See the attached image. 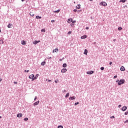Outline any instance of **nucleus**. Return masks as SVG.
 Instances as JSON below:
<instances>
[{
    "label": "nucleus",
    "mask_w": 128,
    "mask_h": 128,
    "mask_svg": "<svg viewBox=\"0 0 128 128\" xmlns=\"http://www.w3.org/2000/svg\"><path fill=\"white\" fill-rule=\"evenodd\" d=\"M64 92H66V90H64Z\"/></svg>",
    "instance_id": "nucleus-59"
},
{
    "label": "nucleus",
    "mask_w": 128,
    "mask_h": 128,
    "mask_svg": "<svg viewBox=\"0 0 128 128\" xmlns=\"http://www.w3.org/2000/svg\"><path fill=\"white\" fill-rule=\"evenodd\" d=\"M72 34V31H70L69 32H68V34Z\"/></svg>",
    "instance_id": "nucleus-37"
},
{
    "label": "nucleus",
    "mask_w": 128,
    "mask_h": 128,
    "mask_svg": "<svg viewBox=\"0 0 128 128\" xmlns=\"http://www.w3.org/2000/svg\"><path fill=\"white\" fill-rule=\"evenodd\" d=\"M76 8L80 10V4H78L77 6H76Z\"/></svg>",
    "instance_id": "nucleus-15"
},
{
    "label": "nucleus",
    "mask_w": 128,
    "mask_h": 128,
    "mask_svg": "<svg viewBox=\"0 0 128 128\" xmlns=\"http://www.w3.org/2000/svg\"><path fill=\"white\" fill-rule=\"evenodd\" d=\"M84 54H88V50L86 49L84 50Z\"/></svg>",
    "instance_id": "nucleus-18"
},
{
    "label": "nucleus",
    "mask_w": 128,
    "mask_h": 128,
    "mask_svg": "<svg viewBox=\"0 0 128 128\" xmlns=\"http://www.w3.org/2000/svg\"><path fill=\"white\" fill-rule=\"evenodd\" d=\"M110 66H112V62H110Z\"/></svg>",
    "instance_id": "nucleus-44"
},
{
    "label": "nucleus",
    "mask_w": 128,
    "mask_h": 128,
    "mask_svg": "<svg viewBox=\"0 0 128 128\" xmlns=\"http://www.w3.org/2000/svg\"><path fill=\"white\" fill-rule=\"evenodd\" d=\"M48 80V79L46 80V81Z\"/></svg>",
    "instance_id": "nucleus-58"
},
{
    "label": "nucleus",
    "mask_w": 128,
    "mask_h": 128,
    "mask_svg": "<svg viewBox=\"0 0 128 128\" xmlns=\"http://www.w3.org/2000/svg\"><path fill=\"white\" fill-rule=\"evenodd\" d=\"M100 70H104V67H101V68H100Z\"/></svg>",
    "instance_id": "nucleus-31"
},
{
    "label": "nucleus",
    "mask_w": 128,
    "mask_h": 128,
    "mask_svg": "<svg viewBox=\"0 0 128 128\" xmlns=\"http://www.w3.org/2000/svg\"><path fill=\"white\" fill-rule=\"evenodd\" d=\"M114 78H118V76H114Z\"/></svg>",
    "instance_id": "nucleus-41"
},
{
    "label": "nucleus",
    "mask_w": 128,
    "mask_h": 128,
    "mask_svg": "<svg viewBox=\"0 0 128 128\" xmlns=\"http://www.w3.org/2000/svg\"><path fill=\"white\" fill-rule=\"evenodd\" d=\"M22 114L20 113L17 114V118H22Z\"/></svg>",
    "instance_id": "nucleus-10"
},
{
    "label": "nucleus",
    "mask_w": 128,
    "mask_h": 128,
    "mask_svg": "<svg viewBox=\"0 0 128 128\" xmlns=\"http://www.w3.org/2000/svg\"><path fill=\"white\" fill-rule=\"evenodd\" d=\"M90 0V2H92V0Z\"/></svg>",
    "instance_id": "nucleus-54"
},
{
    "label": "nucleus",
    "mask_w": 128,
    "mask_h": 128,
    "mask_svg": "<svg viewBox=\"0 0 128 128\" xmlns=\"http://www.w3.org/2000/svg\"><path fill=\"white\" fill-rule=\"evenodd\" d=\"M46 64V62H43L41 63V66H44Z\"/></svg>",
    "instance_id": "nucleus-22"
},
{
    "label": "nucleus",
    "mask_w": 128,
    "mask_h": 128,
    "mask_svg": "<svg viewBox=\"0 0 128 128\" xmlns=\"http://www.w3.org/2000/svg\"><path fill=\"white\" fill-rule=\"evenodd\" d=\"M126 2V0H120V2Z\"/></svg>",
    "instance_id": "nucleus-20"
},
{
    "label": "nucleus",
    "mask_w": 128,
    "mask_h": 128,
    "mask_svg": "<svg viewBox=\"0 0 128 128\" xmlns=\"http://www.w3.org/2000/svg\"><path fill=\"white\" fill-rule=\"evenodd\" d=\"M80 103L78 102H77L76 103L74 104V106H78V104Z\"/></svg>",
    "instance_id": "nucleus-32"
},
{
    "label": "nucleus",
    "mask_w": 128,
    "mask_h": 128,
    "mask_svg": "<svg viewBox=\"0 0 128 128\" xmlns=\"http://www.w3.org/2000/svg\"><path fill=\"white\" fill-rule=\"evenodd\" d=\"M87 36L86 35H84L83 36H82L80 38H82V40H84V38H86Z\"/></svg>",
    "instance_id": "nucleus-13"
},
{
    "label": "nucleus",
    "mask_w": 128,
    "mask_h": 128,
    "mask_svg": "<svg viewBox=\"0 0 128 128\" xmlns=\"http://www.w3.org/2000/svg\"><path fill=\"white\" fill-rule=\"evenodd\" d=\"M0 118H2V116H0Z\"/></svg>",
    "instance_id": "nucleus-56"
},
{
    "label": "nucleus",
    "mask_w": 128,
    "mask_h": 128,
    "mask_svg": "<svg viewBox=\"0 0 128 128\" xmlns=\"http://www.w3.org/2000/svg\"><path fill=\"white\" fill-rule=\"evenodd\" d=\"M51 22H54V20H51Z\"/></svg>",
    "instance_id": "nucleus-45"
},
{
    "label": "nucleus",
    "mask_w": 128,
    "mask_h": 128,
    "mask_svg": "<svg viewBox=\"0 0 128 128\" xmlns=\"http://www.w3.org/2000/svg\"><path fill=\"white\" fill-rule=\"evenodd\" d=\"M74 12H78V10L76 9H74Z\"/></svg>",
    "instance_id": "nucleus-39"
},
{
    "label": "nucleus",
    "mask_w": 128,
    "mask_h": 128,
    "mask_svg": "<svg viewBox=\"0 0 128 128\" xmlns=\"http://www.w3.org/2000/svg\"><path fill=\"white\" fill-rule=\"evenodd\" d=\"M76 20L72 21V24H76Z\"/></svg>",
    "instance_id": "nucleus-33"
},
{
    "label": "nucleus",
    "mask_w": 128,
    "mask_h": 128,
    "mask_svg": "<svg viewBox=\"0 0 128 128\" xmlns=\"http://www.w3.org/2000/svg\"><path fill=\"white\" fill-rule=\"evenodd\" d=\"M114 42H116V39H114Z\"/></svg>",
    "instance_id": "nucleus-53"
},
{
    "label": "nucleus",
    "mask_w": 128,
    "mask_h": 128,
    "mask_svg": "<svg viewBox=\"0 0 128 128\" xmlns=\"http://www.w3.org/2000/svg\"><path fill=\"white\" fill-rule=\"evenodd\" d=\"M88 27H86V30H88Z\"/></svg>",
    "instance_id": "nucleus-47"
},
{
    "label": "nucleus",
    "mask_w": 128,
    "mask_h": 128,
    "mask_svg": "<svg viewBox=\"0 0 128 128\" xmlns=\"http://www.w3.org/2000/svg\"><path fill=\"white\" fill-rule=\"evenodd\" d=\"M30 72V70H24V72Z\"/></svg>",
    "instance_id": "nucleus-38"
},
{
    "label": "nucleus",
    "mask_w": 128,
    "mask_h": 128,
    "mask_svg": "<svg viewBox=\"0 0 128 128\" xmlns=\"http://www.w3.org/2000/svg\"><path fill=\"white\" fill-rule=\"evenodd\" d=\"M128 109V107H126V106H123L122 108V110L123 111V112H124V111H126V110Z\"/></svg>",
    "instance_id": "nucleus-4"
},
{
    "label": "nucleus",
    "mask_w": 128,
    "mask_h": 128,
    "mask_svg": "<svg viewBox=\"0 0 128 128\" xmlns=\"http://www.w3.org/2000/svg\"><path fill=\"white\" fill-rule=\"evenodd\" d=\"M22 44H26V41H24V40H22Z\"/></svg>",
    "instance_id": "nucleus-16"
},
{
    "label": "nucleus",
    "mask_w": 128,
    "mask_h": 128,
    "mask_svg": "<svg viewBox=\"0 0 128 128\" xmlns=\"http://www.w3.org/2000/svg\"><path fill=\"white\" fill-rule=\"evenodd\" d=\"M55 82H56V84H58V80H55Z\"/></svg>",
    "instance_id": "nucleus-36"
},
{
    "label": "nucleus",
    "mask_w": 128,
    "mask_h": 128,
    "mask_svg": "<svg viewBox=\"0 0 128 128\" xmlns=\"http://www.w3.org/2000/svg\"><path fill=\"white\" fill-rule=\"evenodd\" d=\"M36 76H38V74H36Z\"/></svg>",
    "instance_id": "nucleus-49"
},
{
    "label": "nucleus",
    "mask_w": 128,
    "mask_h": 128,
    "mask_svg": "<svg viewBox=\"0 0 128 128\" xmlns=\"http://www.w3.org/2000/svg\"><path fill=\"white\" fill-rule=\"evenodd\" d=\"M14 84H18V82H14Z\"/></svg>",
    "instance_id": "nucleus-43"
},
{
    "label": "nucleus",
    "mask_w": 128,
    "mask_h": 128,
    "mask_svg": "<svg viewBox=\"0 0 128 128\" xmlns=\"http://www.w3.org/2000/svg\"><path fill=\"white\" fill-rule=\"evenodd\" d=\"M62 66L63 68H66V64H64Z\"/></svg>",
    "instance_id": "nucleus-25"
},
{
    "label": "nucleus",
    "mask_w": 128,
    "mask_h": 128,
    "mask_svg": "<svg viewBox=\"0 0 128 128\" xmlns=\"http://www.w3.org/2000/svg\"><path fill=\"white\" fill-rule=\"evenodd\" d=\"M58 128H64V127L62 126H59Z\"/></svg>",
    "instance_id": "nucleus-30"
},
{
    "label": "nucleus",
    "mask_w": 128,
    "mask_h": 128,
    "mask_svg": "<svg viewBox=\"0 0 128 128\" xmlns=\"http://www.w3.org/2000/svg\"><path fill=\"white\" fill-rule=\"evenodd\" d=\"M124 80H116V82H118V85L120 86L121 84H124Z\"/></svg>",
    "instance_id": "nucleus-1"
},
{
    "label": "nucleus",
    "mask_w": 128,
    "mask_h": 128,
    "mask_svg": "<svg viewBox=\"0 0 128 128\" xmlns=\"http://www.w3.org/2000/svg\"><path fill=\"white\" fill-rule=\"evenodd\" d=\"M24 0H22V2H24Z\"/></svg>",
    "instance_id": "nucleus-55"
},
{
    "label": "nucleus",
    "mask_w": 128,
    "mask_h": 128,
    "mask_svg": "<svg viewBox=\"0 0 128 128\" xmlns=\"http://www.w3.org/2000/svg\"><path fill=\"white\" fill-rule=\"evenodd\" d=\"M60 11V10H57L56 11H54V12H58Z\"/></svg>",
    "instance_id": "nucleus-29"
},
{
    "label": "nucleus",
    "mask_w": 128,
    "mask_h": 128,
    "mask_svg": "<svg viewBox=\"0 0 128 128\" xmlns=\"http://www.w3.org/2000/svg\"><path fill=\"white\" fill-rule=\"evenodd\" d=\"M67 70L66 68H63L61 70V72H66Z\"/></svg>",
    "instance_id": "nucleus-9"
},
{
    "label": "nucleus",
    "mask_w": 128,
    "mask_h": 128,
    "mask_svg": "<svg viewBox=\"0 0 128 128\" xmlns=\"http://www.w3.org/2000/svg\"><path fill=\"white\" fill-rule=\"evenodd\" d=\"M30 14L31 16H34V14L32 12H30Z\"/></svg>",
    "instance_id": "nucleus-19"
},
{
    "label": "nucleus",
    "mask_w": 128,
    "mask_h": 128,
    "mask_svg": "<svg viewBox=\"0 0 128 128\" xmlns=\"http://www.w3.org/2000/svg\"><path fill=\"white\" fill-rule=\"evenodd\" d=\"M37 98H38L36 96H35L34 100H36Z\"/></svg>",
    "instance_id": "nucleus-40"
},
{
    "label": "nucleus",
    "mask_w": 128,
    "mask_h": 128,
    "mask_svg": "<svg viewBox=\"0 0 128 128\" xmlns=\"http://www.w3.org/2000/svg\"><path fill=\"white\" fill-rule=\"evenodd\" d=\"M29 78L30 80H32V81L34 80H36V76H34V74H32L29 76Z\"/></svg>",
    "instance_id": "nucleus-2"
},
{
    "label": "nucleus",
    "mask_w": 128,
    "mask_h": 128,
    "mask_svg": "<svg viewBox=\"0 0 128 128\" xmlns=\"http://www.w3.org/2000/svg\"><path fill=\"white\" fill-rule=\"evenodd\" d=\"M40 104V101H38L34 104V106H38Z\"/></svg>",
    "instance_id": "nucleus-14"
},
{
    "label": "nucleus",
    "mask_w": 128,
    "mask_h": 128,
    "mask_svg": "<svg viewBox=\"0 0 128 128\" xmlns=\"http://www.w3.org/2000/svg\"><path fill=\"white\" fill-rule=\"evenodd\" d=\"M100 6H108V4H106V2H101L100 4Z\"/></svg>",
    "instance_id": "nucleus-3"
},
{
    "label": "nucleus",
    "mask_w": 128,
    "mask_h": 128,
    "mask_svg": "<svg viewBox=\"0 0 128 128\" xmlns=\"http://www.w3.org/2000/svg\"><path fill=\"white\" fill-rule=\"evenodd\" d=\"M24 120H25V121L28 120V118H24Z\"/></svg>",
    "instance_id": "nucleus-27"
},
{
    "label": "nucleus",
    "mask_w": 128,
    "mask_h": 128,
    "mask_svg": "<svg viewBox=\"0 0 128 128\" xmlns=\"http://www.w3.org/2000/svg\"><path fill=\"white\" fill-rule=\"evenodd\" d=\"M124 114H125V116H127V114H128V112H125Z\"/></svg>",
    "instance_id": "nucleus-34"
},
{
    "label": "nucleus",
    "mask_w": 128,
    "mask_h": 128,
    "mask_svg": "<svg viewBox=\"0 0 128 128\" xmlns=\"http://www.w3.org/2000/svg\"><path fill=\"white\" fill-rule=\"evenodd\" d=\"M58 52V48H56L54 50H53L52 52Z\"/></svg>",
    "instance_id": "nucleus-8"
},
{
    "label": "nucleus",
    "mask_w": 128,
    "mask_h": 128,
    "mask_svg": "<svg viewBox=\"0 0 128 128\" xmlns=\"http://www.w3.org/2000/svg\"><path fill=\"white\" fill-rule=\"evenodd\" d=\"M122 30V27H119L118 28V30Z\"/></svg>",
    "instance_id": "nucleus-26"
},
{
    "label": "nucleus",
    "mask_w": 128,
    "mask_h": 128,
    "mask_svg": "<svg viewBox=\"0 0 128 128\" xmlns=\"http://www.w3.org/2000/svg\"><path fill=\"white\" fill-rule=\"evenodd\" d=\"M68 96H70V93H67L65 96V98H68Z\"/></svg>",
    "instance_id": "nucleus-21"
},
{
    "label": "nucleus",
    "mask_w": 128,
    "mask_h": 128,
    "mask_svg": "<svg viewBox=\"0 0 128 128\" xmlns=\"http://www.w3.org/2000/svg\"><path fill=\"white\" fill-rule=\"evenodd\" d=\"M110 118H114V116H110Z\"/></svg>",
    "instance_id": "nucleus-42"
},
{
    "label": "nucleus",
    "mask_w": 128,
    "mask_h": 128,
    "mask_svg": "<svg viewBox=\"0 0 128 128\" xmlns=\"http://www.w3.org/2000/svg\"><path fill=\"white\" fill-rule=\"evenodd\" d=\"M41 32H46V29H44V28L42 29Z\"/></svg>",
    "instance_id": "nucleus-23"
},
{
    "label": "nucleus",
    "mask_w": 128,
    "mask_h": 128,
    "mask_svg": "<svg viewBox=\"0 0 128 128\" xmlns=\"http://www.w3.org/2000/svg\"><path fill=\"white\" fill-rule=\"evenodd\" d=\"M94 74V71H88L87 72L88 74Z\"/></svg>",
    "instance_id": "nucleus-11"
},
{
    "label": "nucleus",
    "mask_w": 128,
    "mask_h": 128,
    "mask_svg": "<svg viewBox=\"0 0 128 128\" xmlns=\"http://www.w3.org/2000/svg\"><path fill=\"white\" fill-rule=\"evenodd\" d=\"M60 62H62V59H60Z\"/></svg>",
    "instance_id": "nucleus-50"
},
{
    "label": "nucleus",
    "mask_w": 128,
    "mask_h": 128,
    "mask_svg": "<svg viewBox=\"0 0 128 128\" xmlns=\"http://www.w3.org/2000/svg\"><path fill=\"white\" fill-rule=\"evenodd\" d=\"M72 22V18H69L68 20V24H70Z\"/></svg>",
    "instance_id": "nucleus-12"
},
{
    "label": "nucleus",
    "mask_w": 128,
    "mask_h": 128,
    "mask_svg": "<svg viewBox=\"0 0 128 128\" xmlns=\"http://www.w3.org/2000/svg\"><path fill=\"white\" fill-rule=\"evenodd\" d=\"M2 79L1 78H0V82H2Z\"/></svg>",
    "instance_id": "nucleus-46"
},
{
    "label": "nucleus",
    "mask_w": 128,
    "mask_h": 128,
    "mask_svg": "<svg viewBox=\"0 0 128 128\" xmlns=\"http://www.w3.org/2000/svg\"><path fill=\"white\" fill-rule=\"evenodd\" d=\"M4 44V41L2 40H0V44Z\"/></svg>",
    "instance_id": "nucleus-28"
},
{
    "label": "nucleus",
    "mask_w": 128,
    "mask_h": 128,
    "mask_svg": "<svg viewBox=\"0 0 128 128\" xmlns=\"http://www.w3.org/2000/svg\"><path fill=\"white\" fill-rule=\"evenodd\" d=\"M48 82H52V80H48Z\"/></svg>",
    "instance_id": "nucleus-51"
},
{
    "label": "nucleus",
    "mask_w": 128,
    "mask_h": 128,
    "mask_svg": "<svg viewBox=\"0 0 128 128\" xmlns=\"http://www.w3.org/2000/svg\"><path fill=\"white\" fill-rule=\"evenodd\" d=\"M120 106H122V105L120 104L118 105V108H120Z\"/></svg>",
    "instance_id": "nucleus-48"
},
{
    "label": "nucleus",
    "mask_w": 128,
    "mask_h": 128,
    "mask_svg": "<svg viewBox=\"0 0 128 128\" xmlns=\"http://www.w3.org/2000/svg\"><path fill=\"white\" fill-rule=\"evenodd\" d=\"M40 42V40H38V41L34 40V42H32V44H38V42Z\"/></svg>",
    "instance_id": "nucleus-6"
},
{
    "label": "nucleus",
    "mask_w": 128,
    "mask_h": 128,
    "mask_svg": "<svg viewBox=\"0 0 128 128\" xmlns=\"http://www.w3.org/2000/svg\"><path fill=\"white\" fill-rule=\"evenodd\" d=\"M69 100H76V96H73L70 97V98H69Z\"/></svg>",
    "instance_id": "nucleus-7"
},
{
    "label": "nucleus",
    "mask_w": 128,
    "mask_h": 128,
    "mask_svg": "<svg viewBox=\"0 0 128 128\" xmlns=\"http://www.w3.org/2000/svg\"><path fill=\"white\" fill-rule=\"evenodd\" d=\"M74 26V24H71V26Z\"/></svg>",
    "instance_id": "nucleus-52"
},
{
    "label": "nucleus",
    "mask_w": 128,
    "mask_h": 128,
    "mask_svg": "<svg viewBox=\"0 0 128 128\" xmlns=\"http://www.w3.org/2000/svg\"><path fill=\"white\" fill-rule=\"evenodd\" d=\"M36 18H37V20H38V18H42V17L38 16H36Z\"/></svg>",
    "instance_id": "nucleus-24"
},
{
    "label": "nucleus",
    "mask_w": 128,
    "mask_h": 128,
    "mask_svg": "<svg viewBox=\"0 0 128 128\" xmlns=\"http://www.w3.org/2000/svg\"><path fill=\"white\" fill-rule=\"evenodd\" d=\"M50 58H52V57H50Z\"/></svg>",
    "instance_id": "nucleus-57"
},
{
    "label": "nucleus",
    "mask_w": 128,
    "mask_h": 128,
    "mask_svg": "<svg viewBox=\"0 0 128 128\" xmlns=\"http://www.w3.org/2000/svg\"><path fill=\"white\" fill-rule=\"evenodd\" d=\"M128 122V120H126V121H124V124H127Z\"/></svg>",
    "instance_id": "nucleus-35"
},
{
    "label": "nucleus",
    "mask_w": 128,
    "mask_h": 128,
    "mask_svg": "<svg viewBox=\"0 0 128 128\" xmlns=\"http://www.w3.org/2000/svg\"><path fill=\"white\" fill-rule=\"evenodd\" d=\"M12 24H8V28H12Z\"/></svg>",
    "instance_id": "nucleus-17"
},
{
    "label": "nucleus",
    "mask_w": 128,
    "mask_h": 128,
    "mask_svg": "<svg viewBox=\"0 0 128 128\" xmlns=\"http://www.w3.org/2000/svg\"><path fill=\"white\" fill-rule=\"evenodd\" d=\"M120 70H122V72H124V70H126V68H124V66H122Z\"/></svg>",
    "instance_id": "nucleus-5"
}]
</instances>
